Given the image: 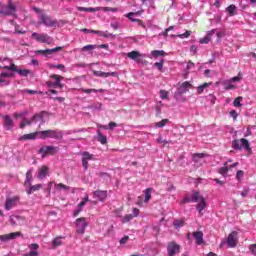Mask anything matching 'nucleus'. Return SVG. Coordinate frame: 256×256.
<instances>
[{
    "mask_svg": "<svg viewBox=\"0 0 256 256\" xmlns=\"http://www.w3.org/2000/svg\"><path fill=\"white\" fill-rule=\"evenodd\" d=\"M39 139H63V132L58 129L39 131Z\"/></svg>",
    "mask_w": 256,
    "mask_h": 256,
    "instance_id": "nucleus-1",
    "label": "nucleus"
},
{
    "mask_svg": "<svg viewBox=\"0 0 256 256\" xmlns=\"http://www.w3.org/2000/svg\"><path fill=\"white\" fill-rule=\"evenodd\" d=\"M232 148L236 151H239L241 149H246L248 153H251V145L249 144V140L242 138L239 140H233L232 141Z\"/></svg>",
    "mask_w": 256,
    "mask_h": 256,
    "instance_id": "nucleus-2",
    "label": "nucleus"
},
{
    "mask_svg": "<svg viewBox=\"0 0 256 256\" xmlns=\"http://www.w3.org/2000/svg\"><path fill=\"white\" fill-rule=\"evenodd\" d=\"M15 13H17V7L11 0H9L8 4L3 6L0 10V15H3L4 17H13L15 16Z\"/></svg>",
    "mask_w": 256,
    "mask_h": 256,
    "instance_id": "nucleus-3",
    "label": "nucleus"
},
{
    "mask_svg": "<svg viewBox=\"0 0 256 256\" xmlns=\"http://www.w3.org/2000/svg\"><path fill=\"white\" fill-rule=\"evenodd\" d=\"M57 153H59V147L57 146H42L38 150V155H42V159L49 155H57Z\"/></svg>",
    "mask_w": 256,
    "mask_h": 256,
    "instance_id": "nucleus-4",
    "label": "nucleus"
},
{
    "mask_svg": "<svg viewBox=\"0 0 256 256\" xmlns=\"http://www.w3.org/2000/svg\"><path fill=\"white\" fill-rule=\"evenodd\" d=\"M50 79H53L54 82L47 81L46 82L47 87H49L50 89H55L57 87L60 89H63L64 85H63V83H61V81H63V76L57 75V74H52V75H50Z\"/></svg>",
    "mask_w": 256,
    "mask_h": 256,
    "instance_id": "nucleus-5",
    "label": "nucleus"
},
{
    "mask_svg": "<svg viewBox=\"0 0 256 256\" xmlns=\"http://www.w3.org/2000/svg\"><path fill=\"white\" fill-rule=\"evenodd\" d=\"M31 39H35V41H38V43H46V45H51V43H53V37L45 33L39 34L37 32H33Z\"/></svg>",
    "mask_w": 256,
    "mask_h": 256,
    "instance_id": "nucleus-6",
    "label": "nucleus"
},
{
    "mask_svg": "<svg viewBox=\"0 0 256 256\" xmlns=\"http://www.w3.org/2000/svg\"><path fill=\"white\" fill-rule=\"evenodd\" d=\"M38 19V24L45 25V27H55L57 25V20H53V18L47 14H40Z\"/></svg>",
    "mask_w": 256,
    "mask_h": 256,
    "instance_id": "nucleus-7",
    "label": "nucleus"
},
{
    "mask_svg": "<svg viewBox=\"0 0 256 256\" xmlns=\"http://www.w3.org/2000/svg\"><path fill=\"white\" fill-rule=\"evenodd\" d=\"M75 223H76V233L78 235H84L85 229H87V225H88L85 217L76 219Z\"/></svg>",
    "mask_w": 256,
    "mask_h": 256,
    "instance_id": "nucleus-8",
    "label": "nucleus"
},
{
    "mask_svg": "<svg viewBox=\"0 0 256 256\" xmlns=\"http://www.w3.org/2000/svg\"><path fill=\"white\" fill-rule=\"evenodd\" d=\"M20 200L21 197L19 196L7 197L4 205L6 211H11L13 207H17V205H19Z\"/></svg>",
    "mask_w": 256,
    "mask_h": 256,
    "instance_id": "nucleus-9",
    "label": "nucleus"
},
{
    "mask_svg": "<svg viewBox=\"0 0 256 256\" xmlns=\"http://www.w3.org/2000/svg\"><path fill=\"white\" fill-rule=\"evenodd\" d=\"M202 199H204L201 196V193H199V191H194L191 194V197L186 196L183 200V203H199V201H202Z\"/></svg>",
    "mask_w": 256,
    "mask_h": 256,
    "instance_id": "nucleus-10",
    "label": "nucleus"
},
{
    "mask_svg": "<svg viewBox=\"0 0 256 256\" xmlns=\"http://www.w3.org/2000/svg\"><path fill=\"white\" fill-rule=\"evenodd\" d=\"M181 251V246L175 242H170L167 247L168 256H175Z\"/></svg>",
    "mask_w": 256,
    "mask_h": 256,
    "instance_id": "nucleus-11",
    "label": "nucleus"
},
{
    "mask_svg": "<svg viewBox=\"0 0 256 256\" xmlns=\"http://www.w3.org/2000/svg\"><path fill=\"white\" fill-rule=\"evenodd\" d=\"M2 120H3V127L6 129V131H11L14 125L13 118H11V116L6 114L2 116Z\"/></svg>",
    "mask_w": 256,
    "mask_h": 256,
    "instance_id": "nucleus-12",
    "label": "nucleus"
},
{
    "mask_svg": "<svg viewBox=\"0 0 256 256\" xmlns=\"http://www.w3.org/2000/svg\"><path fill=\"white\" fill-rule=\"evenodd\" d=\"M237 231H233L228 235L227 244L230 248L237 247Z\"/></svg>",
    "mask_w": 256,
    "mask_h": 256,
    "instance_id": "nucleus-13",
    "label": "nucleus"
},
{
    "mask_svg": "<svg viewBox=\"0 0 256 256\" xmlns=\"http://www.w3.org/2000/svg\"><path fill=\"white\" fill-rule=\"evenodd\" d=\"M17 237H21V232H12L10 234L0 235V241L5 243L7 241L17 239Z\"/></svg>",
    "mask_w": 256,
    "mask_h": 256,
    "instance_id": "nucleus-14",
    "label": "nucleus"
},
{
    "mask_svg": "<svg viewBox=\"0 0 256 256\" xmlns=\"http://www.w3.org/2000/svg\"><path fill=\"white\" fill-rule=\"evenodd\" d=\"M92 195L94 199H98V201H105V199H107V190H96Z\"/></svg>",
    "mask_w": 256,
    "mask_h": 256,
    "instance_id": "nucleus-15",
    "label": "nucleus"
},
{
    "mask_svg": "<svg viewBox=\"0 0 256 256\" xmlns=\"http://www.w3.org/2000/svg\"><path fill=\"white\" fill-rule=\"evenodd\" d=\"M57 51H63V47L58 46L52 49L38 50L36 51V53L37 55H52V53H57Z\"/></svg>",
    "mask_w": 256,
    "mask_h": 256,
    "instance_id": "nucleus-16",
    "label": "nucleus"
},
{
    "mask_svg": "<svg viewBox=\"0 0 256 256\" xmlns=\"http://www.w3.org/2000/svg\"><path fill=\"white\" fill-rule=\"evenodd\" d=\"M43 189V184H30V186H26V193L27 195H33L35 191H41Z\"/></svg>",
    "mask_w": 256,
    "mask_h": 256,
    "instance_id": "nucleus-17",
    "label": "nucleus"
},
{
    "mask_svg": "<svg viewBox=\"0 0 256 256\" xmlns=\"http://www.w3.org/2000/svg\"><path fill=\"white\" fill-rule=\"evenodd\" d=\"M215 31H217V29H212V30L208 31L206 36L199 40V43H201V45H205V44L209 43V41H211V37H213L215 35Z\"/></svg>",
    "mask_w": 256,
    "mask_h": 256,
    "instance_id": "nucleus-18",
    "label": "nucleus"
},
{
    "mask_svg": "<svg viewBox=\"0 0 256 256\" xmlns=\"http://www.w3.org/2000/svg\"><path fill=\"white\" fill-rule=\"evenodd\" d=\"M33 184V169H29L26 172V179L24 181V187H31Z\"/></svg>",
    "mask_w": 256,
    "mask_h": 256,
    "instance_id": "nucleus-19",
    "label": "nucleus"
},
{
    "mask_svg": "<svg viewBox=\"0 0 256 256\" xmlns=\"http://www.w3.org/2000/svg\"><path fill=\"white\" fill-rule=\"evenodd\" d=\"M141 13H143V10L138 11V12H130V13L126 14V17L133 23H138V25H143V21H141L140 19L133 18L134 15H141Z\"/></svg>",
    "mask_w": 256,
    "mask_h": 256,
    "instance_id": "nucleus-20",
    "label": "nucleus"
},
{
    "mask_svg": "<svg viewBox=\"0 0 256 256\" xmlns=\"http://www.w3.org/2000/svg\"><path fill=\"white\" fill-rule=\"evenodd\" d=\"M37 135L39 136V131L30 134H24L19 138V141H33L37 139Z\"/></svg>",
    "mask_w": 256,
    "mask_h": 256,
    "instance_id": "nucleus-21",
    "label": "nucleus"
},
{
    "mask_svg": "<svg viewBox=\"0 0 256 256\" xmlns=\"http://www.w3.org/2000/svg\"><path fill=\"white\" fill-rule=\"evenodd\" d=\"M192 236L196 240V245H203V243H205V240H203V232L202 231L193 232Z\"/></svg>",
    "mask_w": 256,
    "mask_h": 256,
    "instance_id": "nucleus-22",
    "label": "nucleus"
},
{
    "mask_svg": "<svg viewBox=\"0 0 256 256\" xmlns=\"http://www.w3.org/2000/svg\"><path fill=\"white\" fill-rule=\"evenodd\" d=\"M48 172H49V167L42 166L38 170L37 179H45V177H47Z\"/></svg>",
    "mask_w": 256,
    "mask_h": 256,
    "instance_id": "nucleus-23",
    "label": "nucleus"
},
{
    "mask_svg": "<svg viewBox=\"0 0 256 256\" xmlns=\"http://www.w3.org/2000/svg\"><path fill=\"white\" fill-rule=\"evenodd\" d=\"M192 88H193V85L186 81L180 85L179 92L181 93V95H183L184 93H187L189 89H192Z\"/></svg>",
    "mask_w": 256,
    "mask_h": 256,
    "instance_id": "nucleus-24",
    "label": "nucleus"
},
{
    "mask_svg": "<svg viewBox=\"0 0 256 256\" xmlns=\"http://www.w3.org/2000/svg\"><path fill=\"white\" fill-rule=\"evenodd\" d=\"M45 115V112H40L35 114L34 116H32V123H39V121H41V125H43L45 123V120L43 119Z\"/></svg>",
    "mask_w": 256,
    "mask_h": 256,
    "instance_id": "nucleus-25",
    "label": "nucleus"
},
{
    "mask_svg": "<svg viewBox=\"0 0 256 256\" xmlns=\"http://www.w3.org/2000/svg\"><path fill=\"white\" fill-rule=\"evenodd\" d=\"M204 157H209V155L207 153H194L192 154V161L194 163H199Z\"/></svg>",
    "mask_w": 256,
    "mask_h": 256,
    "instance_id": "nucleus-26",
    "label": "nucleus"
},
{
    "mask_svg": "<svg viewBox=\"0 0 256 256\" xmlns=\"http://www.w3.org/2000/svg\"><path fill=\"white\" fill-rule=\"evenodd\" d=\"M128 59H132V61H138L139 62V57H141V53L139 51H131L128 52L127 54Z\"/></svg>",
    "mask_w": 256,
    "mask_h": 256,
    "instance_id": "nucleus-27",
    "label": "nucleus"
},
{
    "mask_svg": "<svg viewBox=\"0 0 256 256\" xmlns=\"http://www.w3.org/2000/svg\"><path fill=\"white\" fill-rule=\"evenodd\" d=\"M93 75H95L96 77H111V76L115 77V72L107 73V72H103V71L94 70Z\"/></svg>",
    "mask_w": 256,
    "mask_h": 256,
    "instance_id": "nucleus-28",
    "label": "nucleus"
},
{
    "mask_svg": "<svg viewBox=\"0 0 256 256\" xmlns=\"http://www.w3.org/2000/svg\"><path fill=\"white\" fill-rule=\"evenodd\" d=\"M54 189L56 191H69L71 189V187H69V186H67V185H65L63 183H58V184L55 183L54 184Z\"/></svg>",
    "mask_w": 256,
    "mask_h": 256,
    "instance_id": "nucleus-29",
    "label": "nucleus"
},
{
    "mask_svg": "<svg viewBox=\"0 0 256 256\" xmlns=\"http://www.w3.org/2000/svg\"><path fill=\"white\" fill-rule=\"evenodd\" d=\"M206 208H207V202L205 201V198H202L198 202L196 209H197V211H199V213H201V211H204Z\"/></svg>",
    "mask_w": 256,
    "mask_h": 256,
    "instance_id": "nucleus-30",
    "label": "nucleus"
},
{
    "mask_svg": "<svg viewBox=\"0 0 256 256\" xmlns=\"http://www.w3.org/2000/svg\"><path fill=\"white\" fill-rule=\"evenodd\" d=\"M231 168L227 167V162L224 163V167L218 169V173L222 175V177H227V173H229Z\"/></svg>",
    "mask_w": 256,
    "mask_h": 256,
    "instance_id": "nucleus-31",
    "label": "nucleus"
},
{
    "mask_svg": "<svg viewBox=\"0 0 256 256\" xmlns=\"http://www.w3.org/2000/svg\"><path fill=\"white\" fill-rule=\"evenodd\" d=\"M92 33L98 35L99 37H104L105 39H107V37H114L113 34H109L108 32H103L101 30H92Z\"/></svg>",
    "mask_w": 256,
    "mask_h": 256,
    "instance_id": "nucleus-32",
    "label": "nucleus"
},
{
    "mask_svg": "<svg viewBox=\"0 0 256 256\" xmlns=\"http://www.w3.org/2000/svg\"><path fill=\"white\" fill-rule=\"evenodd\" d=\"M151 55L157 59V57H165L167 54L163 50H154L151 52Z\"/></svg>",
    "mask_w": 256,
    "mask_h": 256,
    "instance_id": "nucleus-33",
    "label": "nucleus"
},
{
    "mask_svg": "<svg viewBox=\"0 0 256 256\" xmlns=\"http://www.w3.org/2000/svg\"><path fill=\"white\" fill-rule=\"evenodd\" d=\"M33 122H32V118L29 120V119H27L26 117H24L23 119H22V122L20 123V128L21 129H25V127H27V126H29V125H31Z\"/></svg>",
    "mask_w": 256,
    "mask_h": 256,
    "instance_id": "nucleus-34",
    "label": "nucleus"
},
{
    "mask_svg": "<svg viewBox=\"0 0 256 256\" xmlns=\"http://www.w3.org/2000/svg\"><path fill=\"white\" fill-rule=\"evenodd\" d=\"M149 201H151V188L144 191V203H149Z\"/></svg>",
    "mask_w": 256,
    "mask_h": 256,
    "instance_id": "nucleus-35",
    "label": "nucleus"
},
{
    "mask_svg": "<svg viewBox=\"0 0 256 256\" xmlns=\"http://www.w3.org/2000/svg\"><path fill=\"white\" fill-rule=\"evenodd\" d=\"M237 7L235 5H230L226 8V11L228 13L229 17H233V15H235V11H236Z\"/></svg>",
    "mask_w": 256,
    "mask_h": 256,
    "instance_id": "nucleus-36",
    "label": "nucleus"
},
{
    "mask_svg": "<svg viewBox=\"0 0 256 256\" xmlns=\"http://www.w3.org/2000/svg\"><path fill=\"white\" fill-rule=\"evenodd\" d=\"M173 225L175 229H181V227L185 226V221L180 219V220H174Z\"/></svg>",
    "mask_w": 256,
    "mask_h": 256,
    "instance_id": "nucleus-37",
    "label": "nucleus"
},
{
    "mask_svg": "<svg viewBox=\"0 0 256 256\" xmlns=\"http://www.w3.org/2000/svg\"><path fill=\"white\" fill-rule=\"evenodd\" d=\"M98 141L102 145H105L107 143V136L103 135V133H101V131H98Z\"/></svg>",
    "mask_w": 256,
    "mask_h": 256,
    "instance_id": "nucleus-38",
    "label": "nucleus"
},
{
    "mask_svg": "<svg viewBox=\"0 0 256 256\" xmlns=\"http://www.w3.org/2000/svg\"><path fill=\"white\" fill-rule=\"evenodd\" d=\"M16 73H19L21 75V77H28L29 75H31V70L18 69V70H16Z\"/></svg>",
    "mask_w": 256,
    "mask_h": 256,
    "instance_id": "nucleus-39",
    "label": "nucleus"
},
{
    "mask_svg": "<svg viewBox=\"0 0 256 256\" xmlns=\"http://www.w3.org/2000/svg\"><path fill=\"white\" fill-rule=\"evenodd\" d=\"M169 123V119H162L160 122L155 123V127H158V129H161L165 127Z\"/></svg>",
    "mask_w": 256,
    "mask_h": 256,
    "instance_id": "nucleus-40",
    "label": "nucleus"
},
{
    "mask_svg": "<svg viewBox=\"0 0 256 256\" xmlns=\"http://www.w3.org/2000/svg\"><path fill=\"white\" fill-rule=\"evenodd\" d=\"M50 69H60V71H63L65 73V65L63 64H50Z\"/></svg>",
    "mask_w": 256,
    "mask_h": 256,
    "instance_id": "nucleus-41",
    "label": "nucleus"
},
{
    "mask_svg": "<svg viewBox=\"0 0 256 256\" xmlns=\"http://www.w3.org/2000/svg\"><path fill=\"white\" fill-rule=\"evenodd\" d=\"M78 10H80V11H85L86 13H95V11H99V8H92V7L85 8V7H80V8H78Z\"/></svg>",
    "mask_w": 256,
    "mask_h": 256,
    "instance_id": "nucleus-42",
    "label": "nucleus"
},
{
    "mask_svg": "<svg viewBox=\"0 0 256 256\" xmlns=\"http://www.w3.org/2000/svg\"><path fill=\"white\" fill-rule=\"evenodd\" d=\"M3 69H5L6 71H14L15 73L19 71V69H17V66L13 63L10 66H3Z\"/></svg>",
    "mask_w": 256,
    "mask_h": 256,
    "instance_id": "nucleus-43",
    "label": "nucleus"
},
{
    "mask_svg": "<svg viewBox=\"0 0 256 256\" xmlns=\"http://www.w3.org/2000/svg\"><path fill=\"white\" fill-rule=\"evenodd\" d=\"M207 87H209V83H204V84L200 85L197 88L198 95H201V93H203V91H205V89H207Z\"/></svg>",
    "mask_w": 256,
    "mask_h": 256,
    "instance_id": "nucleus-44",
    "label": "nucleus"
},
{
    "mask_svg": "<svg viewBox=\"0 0 256 256\" xmlns=\"http://www.w3.org/2000/svg\"><path fill=\"white\" fill-rule=\"evenodd\" d=\"M97 46L93 44H88L81 48V51H93V49H96Z\"/></svg>",
    "mask_w": 256,
    "mask_h": 256,
    "instance_id": "nucleus-45",
    "label": "nucleus"
},
{
    "mask_svg": "<svg viewBox=\"0 0 256 256\" xmlns=\"http://www.w3.org/2000/svg\"><path fill=\"white\" fill-rule=\"evenodd\" d=\"M132 219H135L133 214H127L123 217L122 223H129V221H132Z\"/></svg>",
    "mask_w": 256,
    "mask_h": 256,
    "instance_id": "nucleus-46",
    "label": "nucleus"
},
{
    "mask_svg": "<svg viewBox=\"0 0 256 256\" xmlns=\"http://www.w3.org/2000/svg\"><path fill=\"white\" fill-rule=\"evenodd\" d=\"M61 237H56L53 241L54 247H61L63 245V242L61 241Z\"/></svg>",
    "mask_w": 256,
    "mask_h": 256,
    "instance_id": "nucleus-47",
    "label": "nucleus"
},
{
    "mask_svg": "<svg viewBox=\"0 0 256 256\" xmlns=\"http://www.w3.org/2000/svg\"><path fill=\"white\" fill-rule=\"evenodd\" d=\"M82 156H83L82 159L86 161H91V159H93V155L89 154V152H83Z\"/></svg>",
    "mask_w": 256,
    "mask_h": 256,
    "instance_id": "nucleus-48",
    "label": "nucleus"
},
{
    "mask_svg": "<svg viewBox=\"0 0 256 256\" xmlns=\"http://www.w3.org/2000/svg\"><path fill=\"white\" fill-rule=\"evenodd\" d=\"M87 201H89V196L84 197L83 200L78 204V207L80 209H83V207L87 205Z\"/></svg>",
    "mask_w": 256,
    "mask_h": 256,
    "instance_id": "nucleus-49",
    "label": "nucleus"
},
{
    "mask_svg": "<svg viewBox=\"0 0 256 256\" xmlns=\"http://www.w3.org/2000/svg\"><path fill=\"white\" fill-rule=\"evenodd\" d=\"M191 36V31L187 30L185 33L183 34H179L177 35V37H179L180 39H187V37Z\"/></svg>",
    "mask_w": 256,
    "mask_h": 256,
    "instance_id": "nucleus-50",
    "label": "nucleus"
},
{
    "mask_svg": "<svg viewBox=\"0 0 256 256\" xmlns=\"http://www.w3.org/2000/svg\"><path fill=\"white\" fill-rule=\"evenodd\" d=\"M245 175V172H243V170H239L236 173V179L237 181H241L243 179V176Z\"/></svg>",
    "mask_w": 256,
    "mask_h": 256,
    "instance_id": "nucleus-51",
    "label": "nucleus"
},
{
    "mask_svg": "<svg viewBox=\"0 0 256 256\" xmlns=\"http://www.w3.org/2000/svg\"><path fill=\"white\" fill-rule=\"evenodd\" d=\"M243 100V98L241 97H237L234 102H233V105L234 107H241V101Z\"/></svg>",
    "mask_w": 256,
    "mask_h": 256,
    "instance_id": "nucleus-52",
    "label": "nucleus"
},
{
    "mask_svg": "<svg viewBox=\"0 0 256 256\" xmlns=\"http://www.w3.org/2000/svg\"><path fill=\"white\" fill-rule=\"evenodd\" d=\"M160 97L161 99H167V97H169V92L165 90H160Z\"/></svg>",
    "mask_w": 256,
    "mask_h": 256,
    "instance_id": "nucleus-53",
    "label": "nucleus"
},
{
    "mask_svg": "<svg viewBox=\"0 0 256 256\" xmlns=\"http://www.w3.org/2000/svg\"><path fill=\"white\" fill-rule=\"evenodd\" d=\"M27 112L14 113V119H20L21 117H25Z\"/></svg>",
    "mask_w": 256,
    "mask_h": 256,
    "instance_id": "nucleus-54",
    "label": "nucleus"
},
{
    "mask_svg": "<svg viewBox=\"0 0 256 256\" xmlns=\"http://www.w3.org/2000/svg\"><path fill=\"white\" fill-rule=\"evenodd\" d=\"M224 85H225L224 89L226 91H231V89H235V85L233 84H227V82H224Z\"/></svg>",
    "mask_w": 256,
    "mask_h": 256,
    "instance_id": "nucleus-55",
    "label": "nucleus"
},
{
    "mask_svg": "<svg viewBox=\"0 0 256 256\" xmlns=\"http://www.w3.org/2000/svg\"><path fill=\"white\" fill-rule=\"evenodd\" d=\"M97 89H82V93H86V94H89V93H97Z\"/></svg>",
    "mask_w": 256,
    "mask_h": 256,
    "instance_id": "nucleus-56",
    "label": "nucleus"
},
{
    "mask_svg": "<svg viewBox=\"0 0 256 256\" xmlns=\"http://www.w3.org/2000/svg\"><path fill=\"white\" fill-rule=\"evenodd\" d=\"M230 115L234 119V121H237V117H239V114H237V111L235 110L230 111Z\"/></svg>",
    "mask_w": 256,
    "mask_h": 256,
    "instance_id": "nucleus-57",
    "label": "nucleus"
},
{
    "mask_svg": "<svg viewBox=\"0 0 256 256\" xmlns=\"http://www.w3.org/2000/svg\"><path fill=\"white\" fill-rule=\"evenodd\" d=\"M241 79H243V77L241 76V74H238L237 76L231 78L230 81L239 82L241 81Z\"/></svg>",
    "mask_w": 256,
    "mask_h": 256,
    "instance_id": "nucleus-58",
    "label": "nucleus"
},
{
    "mask_svg": "<svg viewBox=\"0 0 256 256\" xmlns=\"http://www.w3.org/2000/svg\"><path fill=\"white\" fill-rule=\"evenodd\" d=\"M249 249L252 253V255H255L256 256V244H252L249 246Z\"/></svg>",
    "mask_w": 256,
    "mask_h": 256,
    "instance_id": "nucleus-59",
    "label": "nucleus"
},
{
    "mask_svg": "<svg viewBox=\"0 0 256 256\" xmlns=\"http://www.w3.org/2000/svg\"><path fill=\"white\" fill-rule=\"evenodd\" d=\"M154 66L157 67V69H159V71H162V69H163V61H161V62H156V63L154 64Z\"/></svg>",
    "mask_w": 256,
    "mask_h": 256,
    "instance_id": "nucleus-60",
    "label": "nucleus"
},
{
    "mask_svg": "<svg viewBox=\"0 0 256 256\" xmlns=\"http://www.w3.org/2000/svg\"><path fill=\"white\" fill-rule=\"evenodd\" d=\"M102 11H112L113 13H116L117 8L103 7Z\"/></svg>",
    "mask_w": 256,
    "mask_h": 256,
    "instance_id": "nucleus-61",
    "label": "nucleus"
},
{
    "mask_svg": "<svg viewBox=\"0 0 256 256\" xmlns=\"http://www.w3.org/2000/svg\"><path fill=\"white\" fill-rule=\"evenodd\" d=\"M29 249H32L33 251H37V249H39V244L33 243L29 246Z\"/></svg>",
    "mask_w": 256,
    "mask_h": 256,
    "instance_id": "nucleus-62",
    "label": "nucleus"
},
{
    "mask_svg": "<svg viewBox=\"0 0 256 256\" xmlns=\"http://www.w3.org/2000/svg\"><path fill=\"white\" fill-rule=\"evenodd\" d=\"M127 241H129V236H124V237L120 240V245H125V243H127Z\"/></svg>",
    "mask_w": 256,
    "mask_h": 256,
    "instance_id": "nucleus-63",
    "label": "nucleus"
},
{
    "mask_svg": "<svg viewBox=\"0 0 256 256\" xmlns=\"http://www.w3.org/2000/svg\"><path fill=\"white\" fill-rule=\"evenodd\" d=\"M24 256H39V252H37V251H30L29 253L25 254Z\"/></svg>",
    "mask_w": 256,
    "mask_h": 256,
    "instance_id": "nucleus-64",
    "label": "nucleus"
}]
</instances>
